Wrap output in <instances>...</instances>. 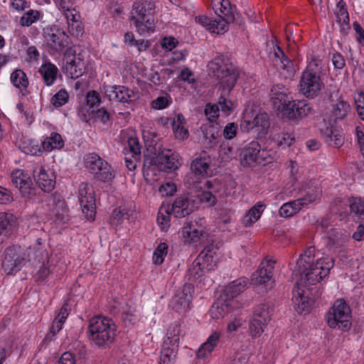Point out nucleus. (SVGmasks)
Masks as SVG:
<instances>
[{"label":"nucleus","mask_w":364,"mask_h":364,"mask_svg":"<svg viewBox=\"0 0 364 364\" xmlns=\"http://www.w3.org/2000/svg\"><path fill=\"white\" fill-rule=\"evenodd\" d=\"M288 89L280 84L274 85L270 90V101L278 111L289 119L302 118L311 113L312 107L306 100L290 101Z\"/></svg>","instance_id":"nucleus-1"},{"label":"nucleus","mask_w":364,"mask_h":364,"mask_svg":"<svg viewBox=\"0 0 364 364\" xmlns=\"http://www.w3.org/2000/svg\"><path fill=\"white\" fill-rule=\"evenodd\" d=\"M89 338L99 348L109 347L114 341L116 326L111 318L96 316L90 320Z\"/></svg>","instance_id":"nucleus-2"},{"label":"nucleus","mask_w":364,"mask_h":364,"mask_svg":"<svg viewBox=\"0 0 364 364\" xmlns=\"http://www.w3.org/2000/svg\"><path fill=\"white\" fill-rule=\"evenodd\" d=\"M155 3L152 0H137L132 6L131 19L140 35L150 34L155 28Z\"/></svg>","instance_id":"nucleus-3"},{"label":"nucleus","mask_w":364,"mask_h":364,"mask_svg":"<svg viewBox=\"0 0 364 364\" xmlns=\"http://www.w3.org/2000/svg\"><path fill=\"white\" fill-rule=\"evenodd\" d=\"M310 267H296L300 274L297 284L306 286L315 284L326 277L334 266V260L329 256L317 259L316 262L310 263Z\"/></svg>","instance_id":"nucleus-4"},{"label":"nucleus","mask_w":364,"mask_h":364,"mask_svg":"<svg viewBox=\"0 0 364 364\" xmlns=\"http://www.w3.org/2000/svg\"><path fill=\"white\" fill-rule=\"evenodd\" d=\"M217 252L218 248L213 244L205 247L188 268L186 274L188 279L196 280L205 272L213 269L218 260Z\"/></svg>","instance_id":"nucleus-5"},{"label":"nucleus","mask_w":364,"mask_h":364,"mask_svg":"<svg viewBox=\"0 0 364 364\" xmlns=\"http://www.w3.org/2000/svg\"><path fill=\"white\" fill-rule=\"evenodd\" d=\"M85 53L77 46L68 47L63 55V68L66 75L76 79L85 72Z\"/></svg>","instance_id":"nucleus-6"},{"label":"nucleus","mask_w":364,"mask_h":364,"mask_svg":"<svg viewBox=\"0 0 364 364\" xmlns=\"http://www.w3.org/2000/svg\"><path fill=\"white\" fill-rule=\"evenodd\" d=\"M350 309L343 299L337 300L326 315L329 327L341 329L343 331L350 328Z\"/></svg>","instance_id":"nucleus-7"},{"label":"nucleus","mask_w":364,"mask_h":364,"mask_svg":"<svg viewBox=\"0 0 364 364\" xmlns=\"http://www.w3.org/2000/svg\"><path fill=\"white\" fill-rule=\"evenodd\" d=\"M322 86L319 68L311 63L301 77L300 90L306 97L313 98L318 95Z\"/></svg>","instance_id":"nucleus-8"},{"label":"nucleus","mask_w":364,"mask_h":364,"mask_svg":"<svg viewBox=\"0 0 364 364\" xmlns=\"http://www.w3.org/2000/svg\"><path fill=\"white\" fill-rule=\"evenodd\" d=\"M43 36L50 54L60 53L68 46V36L58 26L44 28Z\"/></svg>","instance_id":"nucleus-9"},{"label":"nucleus","mask_w":364,"mask_h":364,"mask_svg":"<svg viewBox=\"0 0 364 364\" xmlns=\"http://www.w3.org/2000/svg\"><path fill=\"white\" fill-rule=\"evenodd\" d=\"M180 165L178 154L171 149L163 151L152 159L146 158L144 162V168L158 167L166 172L175 171L179 168Z\"/></svg>","instance_id":"nucleus-10"},{"label":"nucleus","mask_w":364,"mask_h":364,"mask_svg":"<svg viewBox=\"0 0 364 364\" xmlns=\"http://www.w3.org/2000/svg\"><path fill=\"white\" fill-rule=\"evenodd\" d=\"M85 166L95 178L102 182H107L114 178L110 165L97 154L92 153L85 158Z\"/></svg>","instance_id":"nucleus-11"},{"label":"nucleus","mask_w":364,"mask_h":364,"mask_svg":"<svg viewBox=\"0 0 364 364\" xmlns=\"http://www.w3.org/2000/svg\"><path fill=\"white\" fill-rule=\"evenodd\" d=\"M216 68H213L216 77L220 85L230 91L235 86L239 77V72L232 63H223V60L215 59Z\"/></svg>","instance_id":"nucleus-12"},{"label":"nucleus","mask_w":364,"mask_h":364,"mask_svg":"<svg viewBox=\"0 0 364 364\" xmlns=\"http://www.w3.org/2000/svg\"><path fill=\"white\" fill-rule=\"evenodd\" d=\"M26 258L22 255L20 247L10 246L4 252L2 269L7 274L18 272L24 265Z\"/></svg>","instance_id":"nucleus-13"},{"label":"nucleus","mask_w":364,"mask_h":364,"mask_svg":"<svg viewBox=\"0 0 364 364\" xmlns=\"http://www.w3.org/2000/svg\"><path fill=\"white\" fill-rule=\"evenodd\" d=\"M79 202L82 212L87 220L93 221L96 214L95 198L93 191L87 183H82L79 186Z\"/></svg>","instance_id":"nucleus-14"},{"label":"nucleus","mask_w":364,"mask_h":364,"mask_svg":"<svg viewBox=\"0 0 364 364\" xmlns=\"http://www.w3.org/2000/svg\"><path fill=\"white\" fill-rule=\"evenodd\" d=\"M207 235L206 221L202 218L186 222L183 228V235L190 243H196L206 237Z\"/></svg>","instance_id":"nucleus-15"},{"label":"nucleus","mask_w":364,"mask_h":364,"mask_svg":"<svg viewBox=\"0 0 364 364\" xmlns=\"http://www.w3.org/2000/svg\"><path fill=\"white\" fill-rule=\"evenodd\" d=\"M196 200L189 195L177 197L172 203L171 214L176 218H185L196 209Z\"/></svg>","instance_id":"nucleus-16"},{"label":"nucleus","mask_w":364,"mask_h":364,"mask_svg":"<svg viewBox=\"0 0 364 364\" xmlns=\"http://www.w3.org/2000/svg\"><path fill=\"white\" fill-rule=\"evenodd\" d=\"M191 289V284H185L181 289L176 291L171 301L173 310L178 313H185L189 309L192 299Z\"/></svg>","instance_id":"nucleus-17"},{"label":"nucleus","mask_w":364,"mask_h":364,"mask_svg":"<svg viewBox=\"0 0 364 364\" xmlns=\"http://www.w3.org/2000/svg\"><path fill=\"white\" fill-rule=\"evenodd\" d=\"M33 178L45 192H50L55 187V176L51 170H46L42 166H37L33 171Z\"/></svg>","instance_id":"nucleus-18"},{"label":"nucleus","mask_w":364,"mask_h":364,"mask_svg":"<svg viewBox=\"0 0 364 364\" xmlns=\"http://www.w3.org/2000/svg\"><path fill=\"white\" fill-rule=\"evenodd\" d=\"M212 6L218 20L225 22L226 31L229 23L237 21L229 0H213Z\"/></svg>","instance_id":"nucleus-19"},{"label":"nucleus","mask_w":364,"mask_h":364,"mask_svg":"<svg viewBox=\"0 0 364 364\" xmlns=\"http://www.w3.org/2000/svg\"><path fill=\"white\" fill-rule=\"evenodd\" d=\"M273 60L278 69L282 70L284 78H291L294 75L295 70L291 60L279 46L274 48Z\"/></svg>","instance_id":"nucleus-20"},{"label":"nucleus","mask_w":364,"mask_h":364,"mask_svg":"<svg viewBox=\"0 0 364 364\" xmlns=\"http://www.w3.org/2000/svg\"><path fill=\"white\" fill-rule=\"evenodd\" d=\"M11 181L21 191L24 197H29L33 185L31 177L24 171L17 169L11 175Z\"/></svg>","instance_id":"nucleus-21"},{"label":"nucleus","mask_w":364,"mask_h":364,"mask_svg":"<svg viewBox=\"0 0 364 364\" xmlns=\"http://www.w3.org/2000/svg\"><path fill=\"white\" fill-rule=\"evenodd\" d=\"M59 9L63 12L68 24L72 22V26L76 23V29L79 32L82 31V28L78 22L80 14L75 9V0H59Z\"/></svg>","instance_id":"nucleus-22"},{"label":"nucleus","mask_w":364,"mask_h":364,"mask_svg":"<svg viewBox=\"0 0 364 364\" xmlns=\"http://www.w3.org/2000/svg\"><path fill=\"white\" fill-rule=\"evenodd\" d=\"M70 308L67 303H65L60 309L58 315L53 320L50 328L49 332L46 334L44 341H50L61 330L68 316L69 315Z\"/></svg>","instance_id":"nucleus-23"},{"label":"nucleus","mask_w":364,"mask_h":364,"mask_svg":"<svg viewBox=\"0 0 364 364\" xmlns=\"http://www.w3.org/2000/svg\"><path fill=\"white\" fill-rule=\"evenodd\" d=\"M107 95L111 101L121 103H129L132 101L134 92L124 86L115 85L106 90Z\"/></svg>","instance_id":"nucleus-24"},{"label":"nucleus","mask_w":364,"mask_h":364,"mask_svg":"<svg viewBox=\"0 0 364 364\" xmlns=\"http://www.w3.org/2000/svg\"><path fill=\"white\" fill-rule=\"evenodd\" d=\"M274 264L275 261L272 259L261 262L259 269L252 275V279L256 281V284H264L272 278Z\"/></svg>","instance_id":"nucleus-25"},{"label":"nucleus","mask_w":364,"mask_h":364,"mask_svg":"<svg viewBox=\"0 0 364 364\" xmlns=\"http://www.w3.org/2000/svg\"><path fill=\"white\" fill-rule=\"evenodd\" d=\"M247 287V279L246 278H239L230 283L224 289L221 297L228 301H230L243 292Z\"/></svg>","instance_id":"nucleus-26"},{"label":"nucleus","mask_w":364,"mask_h":364,"mask_svg":"<svg viewBox=\"0 0 364 364\" xmlns=\"http://www.w3.org/2000/svg\"><path fill=\"white\" fill-rule=\"evenodd\" d=\"M180 331L179 323L176 322L171 323L167 331L166 337L163 343L162 348L178 351Z\"/></svg>","instance_id":"nucleus-27"},{"label":"nucleus","mask_w":364,"mask_h":364,"mask_svg":"<svg viewBox=\"0 0 364 364\" xmlns=\"http://www.w3.org/2000/svg\"><path fill=\"white\" fill-rule=\"evenodd\" d=\"M244 122L246 123L247 129L256 128L257 131L262 134H266L269 127V119L267 113L257 114L252 120L247 119L245 116Z\"/></svg>","instance_id":"nucleus-28"},{"label":"nucleus","mask_w":364,"mask_h":364,"mask_svg":"<svg viewBox=\"0 0 364 364\" xmlns=\"http://www.w3.org/2000/svg\"><path fill=\"white\" fill-rule=\"evenodd\" d=\"M14 225L15 219L12 214L0 213V244L11 235Z\"/></svg>","instance_id":"nucleus-29"},{"label":"nucleus","mask_w":364,"mask_h":364,"mask_svg":"<svg viewBox=\"0 0 364 364\" xmlns=\"http://www.w3.org/2000/svg\"><path fill=\"white\" fill-rule=\"evenodd\" d=\"M210 157L205 151L200 153V156L196 158L191 163V171L198 176H205L210 167Z\"/></svg>","instance_id":"nucleus-30"},{"label":"nucleus","mask_w":364,"mask_h":364,"mask_svg":"<svg viewBox=\"0 0 364 364\" xmlns=\"http://www.w3.org/2000/svg\"><path fill=\"white\" fill-rule=\"evenodd\" d=\"M321 136L328 145L336 148L341 147L344 143L343 133L339 130L333 129L331 127H327L323 129Z\"/></svg>","instance_id":"nucleus-31"},{"label":"nucleus","mask_w":364,"mask_h":364,"mask_svg":"<svg viewBox=\"0 0 364 364\" xmlns=\"http://www.w3.org/2000/svg\"><path fill=\"white\" fill-rule=\"evenodd\" d=\"M26 258V261L49 263V254L43 247H29L26 253L23 254Z\"/></svg>","instance_id":"nucleus-32"},{"label":"nucleus","mask_w":364,"mask_h":364,"mask_svg":"<svg viewBox=\"0 0 364 364\" xmlns=\"http://www.w3.org/2000/svg\"><path fill=\"white\" fill-rule=\"evenodd\" d=\"M196 21L213 33H219L226 31L225 22L219 21L217 18L213 19L206 16H198L196 17Z\"/></svg>","instance_id":"nucleus-33"},{"label":"nucleus","mask_w":364,"mask_h":364,"mask_svg":"<svg viewBox=\"0 0 364 364\" xmlns=\"http://www.w3.org/2000/svg\"><path fill=\"white\" fill-rule=\"evenodd\" d=\"M260 148L261 146L257 141H252L249 143L242 152V163L245 165H250L252 163L255 162Z\"/></svg>","instance_id":"nucleus-34"},{"label":"nucleus","mask_w":364,"mask_h":364,"mask_svg":"<svg viewBox=\"0 0 364 364\" xmlns=\"http://www.w3.org/2000/svg\"><path fill=\"white\" fill-rule=\"evenodd\" d=\"M232 309V304L230 301L222 297L220 300L213 304L209 312L213 318L219 319L224 317Z\"/></svg>","instance_id":"nucleus-35"},{"label":"nucleus","mask_w":364,"mask_h":364,"mask_svg":"<svg viewBox=\"0 0 364 364\" xmlns=\"http://www.w3.org/2000/svg\"><path fill=\"white\" fill-rule=\"evenodd\" d=\"M52 212L58 223H65L69 220L68 208L64 200L53 198Z\"/></svg>","instance_id":"nucleus-36"},{"label":"nucleus","mask_w":364,"mask_h":364,"mask_svg":"<svg viewBox=\"0 0 364 364\" xmlns=\"http://www.w3.org/2000/svg\"><path fill=\"white\" fill-rule=\"evenodd\" d=\"M293 301L294 304L295 310L299 314H306L309 311L313 300L308 296H304V293L299 292L297 289L294 291Z\"/></svg>","instance_id":"nucleus-37"},{"label":"nucleus","mask_w":364,"mask_h":364,"mask_svg":"<svg viewBox=\"0 0 364 364\" xmlns=\"http://www.w3.org/2000/svg\"><path fill=\"white\" fill-rule=\"evenodd\" d=\"M58 72V68L50 62L43 63L39 69V73L47 86H50L55 82Z\"/></svg>","instance_id":"nucleus-38"},{"label":"nucleus","mask_w":364,"mask_h":364,"mask_svg":"<svg viewBox=\"0 0 364 364\" xmlns=\"http://www.w3.org/2000/svg\"><path fill=\"white\" fill-rule=\"evenodd\" d=\"M220 335L214 332L207 339V341L201 345L197 351V357L204 358L208 354L210 353L214 348L218 345Z\"/></svg>","instance_id":"nucleus-39"},{"label":"nucleus","mask_w":364,"mask_h":364,"mask_svg":"<svg viewBox=\"0 0 364 364\" xmlns=\"http://www.w3.org/2000/svg\"><path fill=\"white\" fill-rule=\"evenodd\" d=\"M350 213L353 217L364 220V199L360 197H351L348 199Z\"/></svg>","instance_id":"nucleus-40"},{"label":"nucleus","mask_w":364,"mask_h":364,"mask_svg":"<svg viewBox=\"0 0 364 364\" xmlns=\"http://www.w3.org/2000/svg\"><path fill=\"white\" fill-rule=\"evenodd\" d=\"M64 146L61 135L56 132L51 133L50 136L46 137L41 143L43 149L46 151H50L55 149H60Z\"/></svg>","instance_id":"nucleus-41"},{"label":"nucleus","mask_w":364,"mask_h":364,"mask_svg":"<svg viewBox=\"0 0 364 364\" xmlns=\"http://www.w3.org/2000/svg\"><path fill=\"white\" fill-rule=\"evenodd\" d=\"M11 81L14 86L20 90L23 95H26V88L28 85V80L26 73L21 70H16L11 75Z\"/></svg>","instance_id":"nucleus-42"},{"label":"nucleus","mask_w":364,"mask_h":364,"mask_svg":"<svg viewBox=\"0 0 364 364\" xmlns=\"http://www.w3.org/2000/svg\"><path fill=\"white\" fill-rule=\"evenodd\" d=\"M202 132L204 138L203 144L205 147H212L215 144V141L219 136L218 127L213 125H206L202 127Z\"/></svg>","instance_id":"nucleus-43"},{"label":"nucleus","mask_w":364,"mask_h":364,"mask_svg":"<svg viewBox=\"0 0 364 364\" xmlns=\"http://www.w3.org/2000/svg\"><path fill=\"white\" fill-rule=\"evenodd\" d=\"M264 206L261 203H257L253 206L247 213L242 218V223L245 226H250L255 223L264 210Z\"/></svg>","instance_id":"nucleus-44"},{"label":"nucleus","mask_w":364,"mask_h":364,"mask_svg":"<svg viewBox=\"0 0 364 364\" xmlns=\"http://www.w3.org/2000/svg\"><path fill=\"white\" fill-rule=\"evenodd\" d=\"M133 213V210H128L122 208H115L110 216V223L117 225L124 220H129Z\"/></svg>","instance_id":"nucleus-45"},{"label":"nucleus","mask_w":364,"mask_h":364,"mask_svg":"<svg viewBox=\"0 0 364 364\" xmlns=\"http://www.w3.org/2000/svg\"><path fill=\"white\" fill-rule=\"evenodd\" d=\"M271 311L269 304H262L255 310L253 316L267 324L271 319Z\"/></svg>","instance_id":"nucleus-46"},{"label":"nucleus","mask_w":364,"mask_h":364,"mask_svg":"<svg viewBox=\"0 0 364 364\" xmlns=\"http://www.w3.org/2000/svg\"><path fill=\"white\" fill-rule=\"evenodd\" d=\"M350 110V107L348 103L345 101H339L334 107L332 114L335 117V121L337 119H343L348 114Z\"/></svg>","instance_id":"nucleus-47"},{"label":"nucleus","mask_w":364,"mask_h":364,"mask_svg":"<svg viewBox=\"0 0 364 364\" xmlns=\"http://www.w3.org/2000/svg\"><path fill=\"white\" fill-rule=\"evenodd\" d=\"M315 254V247H309L307 248L304 254L301 255L300 258L296 262V267H310L309 264L314 262V257Z\"/></svg>","instance_id":"nucleus-48"},{"label":"nucleus","mask_w":364,"mask_h":364,"mask_svg":"<svg viewBox=\"0 0 364 364\" xmlns=\"http://www.w3.org/2000/svg\"><path fill=\"white\" fill-rule=\"evenodd\" d=\"M316 198L314 194H308L307 196L298 198L296 200L288 202L289 205H291L292 209H295V213L299 212L304 205H306L314 202Z\"/></svg>","instance_id":"nucleus-49"},{"label":"nucleus","mask_w":364,"mask_h":364,"mask_svg":"<svg viewBox=\"0 0 364 364\" xmlns=\"http://www.w3.org/2000/svg\"><path fill=\"white\" fill-rule=\"evenodd\" d=\"M267 326V324L253 316L250 321V332L252 336H259Z\"/></svg>","instance_id":"nucleus-50"},{"label":"nucleus","mask_w":364,"mask_h":364,"mask_svg":"<svg viewBox=\"0 0 364 364\" xmlns=\"http://www.w3.org/2000/svg\"><path fill=\"white\" fill-rule=\"evenodd\" d=\"M168 245L161 242L154 252L153 261L155 264L159 265L164 262V257L167 255Z\"/></svg>","instance_id":"nucleus-51"},{"label":"nucleus","mask_w":364,"mask_h":364,"mask_svg":"<svg viewBox=\"0 0 364 364\" xmlns=\"http://www.w3.org/2000/svg\"><path fill=\"white\" fill-rule=\"evenodd\" d=\"M69 99V95L65 89L60 90L51 98V103L55 107L65 105Z\"/></svg>","instance_id":"nucleus-52"},{"label":"nucleus","mask_w":364,"mask_h":364,"mask_svg":"<svg viewBox=\"0 0 364 364\" xmlns=\"http://www.w3.org/2000/svg\"><path fill=\"white\" fill-rule=\"evenodd\" d=\"M219 156L223 161L227 162L235 157L233 149L228 143L223 142L219 148Z\"/></svg>","instance_id":"nucleus-53"},{"label":"nucleus","mask_w":364,"mask_h":364,"mask_svg":"<svg viewBox=\"0 0 364 364\" xmlns=\"http://www.w3.org/2000/svg\"><path fill=\"white\" fill-rule=\"evenodd\" d=\"M40 16L38 11L29 10L26 12L20 19V24L22 26H29L33 23L36 22Z\"/></svg>","instance_id":"nucleus-54"},{"label":"nucleus","mask_w":364,"mask_h":364,"mask_svg":"<svg viewBox=\"0 0 364 364\" xmlns=\"http://www.w3.org/2000/svg\"><path fill=\"white\" fill-rule=\"evenodd\" d=\"M250 355L247 350L235 352L230 358V364H248Z\"/></svg>","instance_id":"nucleus-55"},{"label":"nucleus","mask_w":364,"mask_h":364,"mask_svg":"<svg viewBox=\"0 0 364 364\" xmlns=\"http://www.w3.org/2000/svg\"><path fill=\"white\" fill-rule=\"evenodd\" d=\"M95 109L86 105L80 107L77 115L80 119L85 122H88L92 118L95 117Z\"/></svg>","instance_id":"nucleus-56"},{"label":"nucleus","mask_w":364,"mask_h":364,"mask_svg":"<svg viewBox=\"0 0 364 364\" xmlns=\"http://www.w3.org/2000/svg\"><path fill=\"white\" fill-rule=\"evenodd\" d=\"M177 351L161 348V358L159 364H174Z\"/></svg>","instance_id":"nucleus-57"},{"label":"nucleus","mask_w":364,"mask_h":364,"mask_svg":"<svg viewBox=\"0 0 364 364\" xmlns=\"http://www.w3.org/2000/svg\"><path fill=\"white\" fill-rule=\"evenodd\" d=\"M337 21L341 23V31H346L350 29V19L347 9L338 11L336 14Z\"/></svg>","instance_id":"nucleus-58"},{"label":"nucleus","mask_w":364,"mask_h":364,"mask_svg":"<svg viewBox=\"0 0 364 364\" xmlns=\"http://www.w3.org/2000/svg\"><path fill=\"white\" fill-rule=\"evenodd\" d=\"M127 146L133 157L136 158L140 156L141 146L136 137H129L127 141Z\"/></svg>","instance_id":"nucleus-59"},{"label":"nucleus","mask_w":364,"mask_h":364,"mask_svg":"<svg viewBox=\"0 0 364 364\" xmlns=\"http://www.w3.org/2000/svg\"><path fill=\"white\" fill-rule=\"evenodd\" d=\"M355 104L359 117L364 120V93L360 92L354 97Z\"/></svg>","instance_id":"nucleus-60"},{"label":"nucleus","mask_w":364,"mask_h":364,"mask_svg":"<svg viewBox=\"0 0 364 364\" xmlns=\"http://www.w3.org/2000/svg\"><path fill=\"white\" fill-rule=\"evenodd\" d=\"M237 124L234 122L228 123L223 129V136L226 139H232L237 135Z\"/></svg>","instance_id":"nucleus-61"},{"label":"nucleus","mask_w":364,"mask_h":364,"mask_svg":"<svg viewBox=\"0 0 364 364\" xmlns=\"http://www.w3.org/2000/svg\"><path fill=\"white\" fill-rule=\"evenodd\" d=\"M134 312V310L130 309L123 311L122 318L126 326L134 324L137 321L138 317Z\"/></svg>","instance_id":"nucleus-62"},{"label":"nucleus","mask_w":364,"mask_h":364,"mask_svg":"<svg viewBox=\"0 0 364 364\" xmlns=\"http://www.w3.org/2000/svg\"><path fill=\"white\" fill-rule=\"evenodd\" d=\"M171 102V99L170 97L160 96L152 101L151 107L156 109H162L168 107Z\"/></svg>","instance_id":"nucleus-63"},{"label":"nucleus","mask_w":364,"mask_h":364,"mask_svg":"<svg viewBox=\"0 0 364 364\" xmlns=\"http://www.w3.org/2000/svg\"><path fill=\"white\" fill-rule=\"evenodd\" d=\"M100 103L99 94L95 91L89 92L86 96V103L85 105L95 109Z\"/></svg>","instance_id":"nucleus-64"}]
</instances>
